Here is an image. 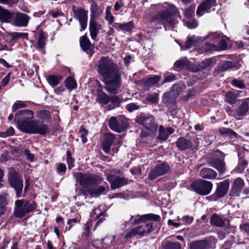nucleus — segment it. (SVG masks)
Returning <instances> with one entry per match:
<instances>
[{
  "label": "nucleus",
  "instance_id": "obj_1",
  "mask_svg": "<svg viewBox=\"0 0 249 249\" xmlns=\"http://www.w3.org/2000/svg\"><path fill=\"white\" fill-rule=\"evenodd\" d=\"M96 69L104 83L105 89L111 93H117L122 84L123 72L108 57L102 56L98 61Z\"/></svg>",
  "mask_w": 249,
  "mask_h": 249
},
{
  "label": "nucleus",
  "instance_id": "obj_2",
  "mask_svg": "<svg viewBox=\"0 0 249 249\" xmlns=\"http://www.w3.org/2000/svg\"><path fill=\"white\" fill-rule=\"evenodd\" d=\"M169 8L171 10H163L158 12L154 15L151 19V22H156L155 24L157 29H161V26H157V24H162L165 30H173L176 25L178 23V21L172 16V14L175 13L176 8L173 5H169Z\"/></svg>",
  "mask_w": 249,
  "mask_h": 249
},
{
  "label": "nucleus",
  "instance_id": "obj_3",
  "mask_svg": "<svg viewBox=\"0 0 249 249\" xmlns=\"http://www.w3.org/2000/svg\"><path fill=\"white\" fill-rule=\"evenodd\" d=\"M37 205L33 200L18 199L15 202L14 214L16 217L21 218L36 208Z\"/></svg>",
  "mask_w": 249,
  "mask_h": 249
},
{
  "label": "nucleus",
  "instance_id": "obj_4",
  "mask_svg": "<svg viewBox=\"0 0 249 249\" xmlns=\"http://www.w3.org/2000/svg\"><path fill=\"white\" fill-rule=\"evenodd\" d=\"M73 176L84 188H89L92 185L100 184L103 180L100 176L89 173L77 172L73 174Z\"/></svg>",
  "mask_w": 249,
  "mask_h": 249
},
{
  "label": "nucleus",
  "instance_id": "obj_5",
  "mask_svg": "<svg viewBox=\"0 0 249 249\" xmlns=\"http://www.w3.org/2000/svg\"><path fill=\"white\" fill-rule=\"evenodd\" d=\"M9 185L14 189L17 197H19L22 192L23 181L21 175L14 168L9 169L8 175Z\"/></svg>",
  "mask_w": 249,
  "mask_h": 249
},
{
  "label": "nucleus",
  "instance_id": "obj_6",
  "mask_svg": "<svg viewBox=\"0 0 249 249\" xmlns=\"http://www.w3.org/2000/svg\"><path fill=\"white\" fill-rule=\"evenodd\" d=\"M34 113L28 109L18 111L15 115V120L17 122L20 130L24 131V127H28L31 122L33 121Z\"/></svg>",
  "mask_w": 249,
  "mask_h": 249
},
{
  "label": "nucleus",
  "instance_id": "obj_7",
  "mask_svg": "<svg viewBox=\"0 0 249 249\" xmlns=\"http://www.w3.org/2000/svg\"><path fill=\"white\" fill-rule=\"evenodd\" d=\"M213 186L211 182L202 179H198L191 185L192 190L201 196L209 195L212 191Z\"/></svg>",
  "mask_w": 249,
  "mask_h": 249
},
{
  "label": "nucleus",
  "instance_id": "obj_8",
  "mask_svg": "<svg viewBox=\"0 0 249 249\" xmlns=\"http://www.w3.org/2000/svg\"><path fill=\"white\" fill-rule=\"evenodd\" d=\"M24 132L28 134H38L45 135L49 132V128L46 124L40 123L37 120H33L28 127H24Z\"/></svg>",
  "mask_w": 249,
  "mask_h": 249
},
{
  "label": "nucleus",
  "instance_id": "obj_9",
  "mask_svg": "<svg viewBox=\"0 0 249 249\" xmlns=\"http://www.w3.org/2000/svg\"><path fill=\"white\" fill-rule=\"evenodd\" d=\"M230 186V181L229 179H225L217 184L216 189L213 194L207 197L209 201H216L218 199L224 197L229 190Z\"/></svg>",
  "mask_w": 249,
  "mask_h": 249
},
{
  "label": "nucleus",
  "instance_id": "obj_10",
  "mask_svg": "<svg viewBox=\"0 0 249 249\" xmlns=\"http://www.w3.org/2000/svg\"><path fill=\"white\" fill-rule=\"evenodd\" d=\"M71 8L74 18L79 22L81 30H85L87 27L88 11L81 7H77L75 5H72Z\"/></svg>",
  "mask_w": 249,
  "mask_h": 249
},
{
  "label": "nucleus",
  "instance_id": "obj_11",
  "mask_svg": "<svg viewBox=\"0 0 249 249\" xmlns=\"http://www.w3.org/2000/svg\"><path fill=\"white\" fill-rule=\"evenodd\" d=\"M119 171L114 170V171H111L110 174L108 175L107 173H106L107 179L110 183V187L112 190L119 188L129 183V180L127 178L116 176L112 174L113 173L119 174Z\"/></svg>",
  "mask_w": 249,
  "mask_h": 249
},
{
  "label": "nucleus",
  "instance_id": "obj_12",
  "mask_svg": "<svg viewBox=\"0 0 249 249\" xmlns=\"http://www.w3.org/2000/svg\"><path fill=\"white\" fill-rule=\"evenodd\" d=\"M109 126L113 131L120 133L126 129L127 124L124 117H111L109 120Z\"/></svg>",
  "mask_w": 249,
  "mask_h": 249
},
{
  "label": "nucleus",
  "instance_id": "obj_13",
  "mask_svg": "<svg viewBox=\"0 0 249 249\" xmlns=\"http://www.w3.org/2000/svg\"><path fill=\"white\" fill-rule=\"evenodd\" d=\"M30 19V17L26 14L13 13L10 23L15 27H25L28 26Z\"/></svg>",
  "mask_w": 249,
  "mask_h": 249
},
{
  "label": "nucleus",
  "instance_id": "obj_14",
  "mask_svg": "<svg viewBox=\"0 0 249 249\" xmlns=\"http://www.w3.org/2000/svg\"><path fill=\"white\" fill-rule=\"evenodd\" d=\"M120 136L114 135L113 134L109 133L105 135V139L102 142L103 150L106 154H108L110 151L112 145H117L120 143Z\"/></svg>",
  "mask_w": 249,
  "mask_h": 249
},
{
  "label": "nucleus",
  "instance_id": "obj_15",
  "mask_svg": "<svg viewBox=\"0 0 249 249\" xmlns=\"http://www.w3.org/2000/svg\"><path fill=\"white\" fill-rule=\"evenodd\" d=\"M216 240L213 237H210L204 240L192 242L189 246L190 249H211L213 245H215Z\"/></svg>",
  "mask_w": 249,
  "mask_h": 249
},
{
  "label": "nucleus",
  "instance_id": "obj_16",
  "mask_svg": "<svg viewBox=\"0 0 249 249\" xmlns=\"http://www.w3.org/2000/svg\"><path fill=\"white\" fill-rule=\"evenodd\" d=\"M169 168V166L167 163H160L151 170L148 174V178L152 180H155L159 177L166 174Z\"/></svg>",
  "mask_w": 249,
  "mask_h": 249
},
{
  "label": "nucleus",
  "instance_id": "obj_17",
  "mask_svg": "<svg viewBox=\"0 0 249 249\" xmlns=\"http://www.w3.org/2000/svg\"><path fill=\"white\" fill-rule=\"evenodd\" d=\"M208 37L211 40L217 42L216 45L218 51L224 50L227 48L228 37L223 34L219 32L212 33L208 35Z\"/></svg>",
  "mask_w": 249,
  "mask_h": 249
},
{
  "label": "nucleus",
  "instance_id": "obj_18",
  "mask_svg": "<svg viewBox=\"0 0 249 249\" xmlns=\"http://www.w3.org/2000/svg\"><path fill=\"white\" fill-rule=\"evenodd\" d=\"M135 121L137 123L143 125L148 130L155 131L158 128V124L155 123L154 118L153 116L145 117L140 115L136 117Z\"/></svg>",
  "mask_w": 249,
  "mask_h": 249
},
{
  "label": "nucleus",
  "instance_id": "obj_19",
  "mask_svg": "<svg viewBox=\"0 0 249 249\" xmlns=\"http://www.w3.org/2000/svg\"><path fill=\"white\" fill-rule=\"evenodd\" d=\"M161 220L159 215L148 213L143 215H136L131 216L130 221L133 224H138L140 223H144L147 221L151 220L156 222H159Z\"/></svg>",
  "mask_w": 249,
  "mask_h": 249
},
{
  "label": "nucleus",
  "instance_id": "obj_20",
  "mask_svg": "<svg viewBox=\"0 0 249 249\" xmlns=\"http://www.w3.org/2000/svg\"><path fill=\"white\" fill-rule=\"evenodd\" d=\"M210 223L213 225L224 229H227L230 226V221L228 219L216 213L211 216Z\"/></svg>",
  "mask_w": 249,
  "mask_h": 249
},
{
  "label": "nucleus",
  "instance_id": "obj_21",
  "mask_svg": "<svg viewBox=\"0 0 249 249\" xmlns=\"http://www.w3.org/2000/svg\"><path fill=\"white\" fill-rule=\"evenodd\" d=\"M119 235L107 236L103 239L105 249H115L119 245Z\"/></svg>",
  "mask_w": 249,
  "mask_h": 249
},
{
  "label": "nucleus",
  "instance_id": "obj_22",
  "mask_svg": "<svg viewBox=\"0 0 249 249\" xmlns=\"http://www.w3.org/2000/svg\"><path fill=\"white\" fill-rule=\"evenodd\" d=\"M216 0H205L202 2L197 7L196 14L198 16H202L212 7L216 5Z\"/></svg>",
  "mask_w": 249,
  "mask_h": 249
},
{
  "label": "nucleus",
  "instance_id": "obj_23",
  "mask_svg": "<svg viewBox=\"0 0 249 249\" xmlns=\"http://www.w3.org/2000/svg\"><path fill=\"white\" fill-rule=\"evenodd\" d=\"M244 186L245 183L243 180L240 178H237L233 181L230 191V196H239Z\"/></svg>",
  "mask_w": 249,
  "mask_h": 249
},
{
  "label": "nucleus",
  "instance_id": "obj_24",
  "mask_svg": "<svg viewBox=\"0 0 249 249\" xmlns=\"http://www.w3.org/2000/svg\"><path fill=\"white\" fill-rule=\"evenodd\" d=\"M208 163L210 166L216 169L219 174H223L226 171V164L224 159L215 158L209 160Z\"/></svg>",
  "mask_w": 249,
  "mask_h": 249
},
{
  "label": "nucleus",
  "instance_id": "obj_25",
  "mask_svg": "<svg viewBox=\"0 0 249 249\" xmlns=\"http://www.w3.org/2000/svg\"><path fill=\"white\" fill-rule=\"evenodd\" d=\"M176 145L179 150L184 151L191 148L193 146V143L190 140L183 137H180L177 140Z\"/></svg>",
  "mask_w": 249,
  "mask_h": 249
},
{
  "label": "nucleus",
  "instance_id": "obj_26",
  "mask_svg": "<svg viewBox=\"0 0 249 249\" xmlns=\"http://www.w3.org/2000/svg\"><path fill=\"white\" fill-rule=\"evenodd\" d=\"M144 230L143 229L142 225L138 226L135 228L131 229L125 235L124 237L126 239L128 240L131 239L135 236H139L142 237L144 235Z\"/></svg>",
  "mask_w": 249,
  "mask_h": 249
},
{
  "label": "nucleus",
  "instance_id": "obj_27",
  "mask_svg": "<svg viewBox=\"0 0 249 249\" xmlns=\"http://www.w3.org/2000/svg\"><path fill=\"white\" fill-rule=\"evenodd\" d=\"M144 230L143 229L142 225L138 226L135 228L131 229L125 235L124 237L126 239L128 240L131 239L135 236H139L142 237L144 235Z\"/></svg>",
  "mask_w": 249,
  "mask_h": 249
},
{
  "label": "nucleus",
  "instance_id": "obj_28",
  "mask_svg": "<svg viewBox=\"0 0 249 249\" xmlns=\"http://www.w3.org/2000/svg\"><path fill=\"white\" fill-rule=\"evenodd\" d=\"M199 176L203 178L212 180L217 178V173L211 168L204 167L200 170Z\"/></svg>",
  "mask_w": 249,
  "mask_h": 249
},
{
  "label": "nucleus",
  "instance_id": "obj_29",
  "mask_svg": "<svg viewBox=\"0 0 249 249\" xmlns=\"http://www.w3.org/2000/svg\"><path fill=\"white\" fill-rule=\"evenodd\" d=\"M89 28L91 38L94 40H96L97 34L102 29L101 25L98 24L96 20H90Z\"/></svg>",
  "mask_w": 249,
  "mask_h": 249
},
{
  "label": "nucleus",
  "instance_id": "obj_30",
  "mask_svg": "<svg viewBox=\"0 0 249 249\" xmlns=\"http://www.w3.org/2000/svg\"><path fill=\"white\" fill-rule=\"evenodd\" d=\"M236 112L239 116H245L249 112V98L242 100L241 104L236 109Z\"/></svg>",
  "mask_w": 249,
  "mask_h": 249
},
{
  "label": "nucleus",
  "instance_id": "obj_31",
  "mask_svg": "<svg viewBox=\"0 0 249 249\" xmlns=\"http://www.w3.org/2000/svg\"><path fill=\"white\" fill-rule=\"evenodd\" d=\"M104 9L99 7L95 2H92L90 6V20H96L102 14Z\"/></svg>",
  "mask_w": 249,
  "mask_h": 249
},
{
  "label": "nucleus",
  "instance_id": "obj_32",
  "mask_svg": "<svg viewBox=\"0 0 249 249\" xmlns=\"http://www.w3.org/2000/svg\"><path fill=\"white\" fill-rule=\"evenodd\" d=\"M12 13L13 12H11L0 6V21L2 23H10Z\"/></svg>",
  "mask_w": 249,
  "mask_h": 249
},
{
  "label": "nucleus",
  "instance_id": "obj_33",
  "mask_svg": "<svg viewBox=\"0 0 249 249\" xmlns=\"http://www.w3.org/2000/svg\"><path fill=\"white\" fill-rule=\"evenodd\" d=\"M80 44L82 50L87 52H91V50L93 47H92L91 44L89 39L86 36H83L80 39Z\"/></svg>",
  "mask_w": 249,
  "mask_h": 249
},
{
  "label": "nucleus",
  "instance_id": "obj_34",
  "mask_svg": "<svg viewBox=\"0 0 249 249\" xmlns=\"http://www.w3.org/2000/svg\"><path fill=\"white\" fill-rule=\"evenodd\" d=\"M96 101L102 105H107L110 102V97L102 90H98Z\"/></svg>",
  "mask_w": 249,
  "mask_h": 249
},
{
  "label": "nucleus",
  "instance_id": "obj_35",
  "mask_svg": "<svg viewBox=\"0 0 249 249\" xmlns=\"http://www.w3.org/2000/svg\"><path fill=\"white\" fill-rule=\"evenodd\" d=\"M161 249H181V245L178 242L165 241L162 243Z\"/></svg>",
  "mask_w": 249,
  "mask_h": 249
},
{
  "label": "nucleus",
  "instance_id": "obj_36",
  "mask_svg": "<svg viewBox=\"0 0 249 249\" xmlns=\"http://www.w3.org/2000/svg\"><path fill=\"white\" fill-rule=\"evenodd\" d=\"M62 76L58 75H49L46 79L49 84L53 87H54L59 84L60 81L62 79Z\"/></svg>",
  "mask_w": 249,
  "mask_h": 249
},
{
  "label": "nucleus",
  "instance_id": "obj_37",
  "mask_svg": "<svg viewBox=\"0 0 249 249\" xmlns=\"http://www.w3.org/2000/svg\"><path fill=\"white\" fill-rule=\"evenodd\" d=\"M219 132L221 135L229 137L231 138H236L237 136L234 131L228 128H220L219 129Z\"/></svg>",
  "mask_w": 249,
  "mask_h": 249
},
{
  "label": "nucleus",
  "instance_id": "obj_38",
  "mask_svg": "<svg viewBox=\"0 0 249 249\" xmlns=\"http://www.w3.org/2000/svg\"><path fill=\"white\" fill-rule=\"evenodd\" d=\"M177 97L170 91L165 93L163 97V102L164 104L168 105L170 104H174Z\"/></svg>",
  "mask_w": 249,
  "mask_h": 249
},
{
  "label": "nucleus",
  "instance_id": "obj_39",
  "mask_svg": "<svg viewBox=\"0 0 249 249\" xmlns=\"http://www.w3.org/2000/svg\"><path fill=\"white\" fill-rule=\"evenodd\" d=\"M36 115L38 118L45 122H49L51 119V113L46 110L37 111Z\"/></svg>",
  "mask_w": 249,
  "mask_h": 249
},
{
  "label": "nucleus",
  "instance_id": "obj_40",
  "mask_svg": "<svg viewBox=\"0 0 249 249\" xmlns=\"http://www.w3.org/2000/svg\"><path fill=\"white\" fill-rule=\"evenodd\" d=\"M238 94H236L232 91H228L225 95V101L230 104H234L236 103Z\"/></svg>",
  "mask_w": 249,
  "mask_h": 249
},
{
  "label": "nucleus",
  "instance_id": "obj_41",
  "mask_svg": "<svg viewBox=\"0 0 249 249\" xmlns=\"http://www.w3.org/2000/svg\"><path fill=\"white\" fill-rule=\"evenodd\" d=\"M37 49L42 51L45 47V36L43 32L39 33V37L37 41Z\"/></svg>",
  "mask_w": 249,
  "mask_h": 249
},
{
  "label": "nucleus",
  "instance_id": "obj_42",
  "mask_svg": "<svg viewBox=\"0 0 249 249\" xmlns=\"http://www.w3.org/2000/svg\"><path fill=\"white\" fill-rule=\"evenodd\" d=\"M177 68L183 69L188 68L189 66V61L186 58H181L177 61L174 64Z\"/></svg>",
  "mask_w": 249,
  "mask_h": 249
},
{
  "label": "nucleus",
  "instance_id": "obj_43",
  "mask_svg": "<svg viewBox=\"0 0 249 249\" xmlns=\"http://www.w3.org/2000/svg\"><path fill=\"white\" fill-rule=\"evenodd\" d=\"M195 8L194 5H191L190 7L185 9L184 16L187 19H190L194 16Z\"/></svg>",
  "mask_w": 249,
  "mask_h": 249
},
{
  "label": "nucleus",
  "instance_id": "obj_44",
  "mask_svg": "<svg viewBox=\"0 0 249 249\" xmlns=\"http://www.w3.org/2000/svg\"><path fill=\"white\" fill-rule=\"evenodd\" d=\"M13 40L18 39L21 38L28 39V34L27 33L13 32L10 34Z\"/></svg>",
  "mask_w": 249,
  "mask_h": 249
},
{
  "label": "nucleus",
  "instance_id": "obj_45",
  "mask_svg": "<svg viewBox=\"0 0 249 249\" xmlns=\"http://www.w3.org/2000/svg\"><path fill=\"white\" fill-rule=\"evenodd\" d=\"M202 48L206 53H210L213 51H218L216 45L214 44L205 43Z\"/></svg>",
  "mask_w": 249,
  "mask_h": 249
},
{
  "label": "nucleus",
  "instance_id": "obj_46",
  "mask_svg": "<svg viewBox=\"0 0 249 249\" xmlns=\"http://www.w3.org/2000/svg\"><path fill=\"white\" fill-rule=\"evenodd\" d=\"M65 84L67 88L70 89H75L77 87L75 81L71 77H69L66 79Z\"/></svg>",
  "mask_w": 249,
  "mask_h": 249
},
{
  "label": "nucleus",
  "instance_id": "obj_47",
  "mask_svg": "<svg viewBox=\"0 0 249 249\" xmlns=\"http://www.w3.org/2000/svg\"><path fill=\"white\" fill-rule=\"evenodd\" d=\"M235 67V64L232 62L228 61H226L219 67V70L220 71H224L230 69L232 68Z\"/></svg>",
  "mask_w": 249,
  "mask_h": 249
},
{
  "label": "nucleus",
  "instance_id": "obj_48",
  "mask_svg": "<svg viewBox=\"0 0 249 249\" xmlns=\"http://www.w3.org/2000/svg\"><path fill=\"white\" fill-rule=\"evenodd\" d=\"M168 135L165 130V129L162 125H160L159 127V134L158 139L160 140L165 141L168 138Z\"/></svg>",
  "mask_w": 249,
  "mask_h": 249
},
{
  "label": "nucleus",
  "instance_id": "obj_49",
  "mask_svg": "<svg viewBox=\"0 0 249 249\" xmlns=\"http://www.w3.org/2000/svg\"><path fill=\"white\" fill-rule=\"evenodd\" d=\"M231 84L233 86L240 89H244L246 88V85L242 80L233 79L231 82Z\"/></svg>",
  "mask_w": 249,
  "mask_h": 249
},
{
  "label": "nucleus",
  "instance_id": "obj_50",
  "mask_svg": "<svg viewBox=\"0 0 249 249\" xmlns=\"http://www.w3.org/2000/svg\"><path fill=\"white\" fill-rule=\"evenodd\" d=\"M92 225V222L90 221H88L84 226V231L82 233V237L84 238H87L90 235V227Z\"/></svg>",
  "mask_w": 249,
  "mask_h": 249
},
{
  "label": "nucleus",
  "instance_id": "obj_51",
  "mask_svg": "<svg viewBox=\"0 0 249 249\" xmlns=\"http://www.w3.org/2000/svg\"><path fill=\"white\" fill-rule=\"evenodd\" d=\"M108 188H109L108 186L105 187V186H99L97 188L93 189L94 196H97L98 195L104 194V192L106 191V190H108Z\"/></svg>",
  "mask_w": 249,
  "mask_h": 249
},
{
  "label": "nucleus",
  "instance_id": "obj_52",
  "mask_svg": "<svg viewBox=\"0 0 249 249\" xmlns=\"http://www.w3.org/2000/svg\"><path fill=\"white\" fill-rule=\"evenodd\" d=\"M134 24L133 21H129L123 23V31L124 32H130L134 28Z\"/></svg>",
  "mask_w": 249,
  "mask_h": 249
},
{
  "label": "nucleus",
  "instance_id": "obj_53",
  "mask_svg": "<svg viewBox=\"0 0 249 249\" xmlns=\"http://www.w3.org/2000/svg\"><path fill=\"white\" fill-rule=\"evenodd\" d=\"M26 107L27 105L24 102L21 101H17L13 104L12 106V111L13 112L16 111L18 109Z\"/></svg>",
  "mask_w": 249,
  "mask_h": 249
},
{
  "label": "nucleus",
  "instance_id": "obj_54",
  "mask_svg": "<svg viewBox=\"0 0 249 249\" xmlns=\"http://www.w3.org/2000/svg\"><path fill=\"white\" fill-rule=\"evenodd\" d=\"M176 79V76L175 74L170 73H166L164 75V79L162 84L167 82H170Z\"/></svg>",
  "mask_w": 249,
  "mask_h": 249
},
{
  "label": "nucleus",
  "instance_id": "obj_55",
  "mask_svg": "<svg viewBox=\"0 0 249 249\" xmlns=\"http://www.w3.org/2000/svg\"><path fill=\"white\" fill-rule=\"evenodd\" d=\"M5 198L3 196H0V216L3 214L6 211L5 207Z\"/></svg>",
  "mask_w": 249,
  "mask_h": 249
},
{
  "label": "nucleus",
  "instance_id": "obj_56",
  "mask_svg": "<svg viewBox=\"0 0 249 249\" xmlns=\"http://www.w3.org/2000/svg\"><path fill=\"white\" fill-rule=\"evenodd\" d=\"M182 88L180 85L175 84L173 86L172 90L170 91L174 94L177 97L179 95Z\"/></svg>",
  "mask_w": 249,
  "mask_h": 249
},
{
  "label": "nucleus",
  "instance_id": "obj_57",
  "mask_svg": "<svg viewBox=\"0 0 249 249\" xmlns=\"http://www.w3.org/2000/svg\"><path fill=\"white\" fill-rule=\"evenodd\" d=\"M92 246L96 249H105L103 240H94L92 242Z\"/></svg>",
  "mask_w": 249,
  "mask_h": 249
},
{
  "label": "nucleus",
  "instance_id": "obj_58",
  "mask_svg": "<svg viewBox=\"0 0 249 249\" xmlns=\"http://www.w3.org/2000/svg\"><path fill=\"white\" fill-rule=\"evenodd\" d=\"M15 130L12 127H9L5 132L0 133V136L2 138H5L12 136L14 134Z\"/></svg>",
  "mask_w": 249,
  "mask_h": 249
},
{
  "label": "nucleus",
  "instance_id": "obj_59",
  "mask_svg": "<svg viewBox=\"0 0 249 249\" xmlns=\"http://www.w3.org/2000/svg\"><path fill=\"white\" fill-rule=\"evenodd\" d=\"M196 42L195 40L193 37L189 38L186 40L185 42V44L183 46V48L187 49L191 48L192 47L195 46Z\"/></svg>",
  "mask_w": 249,
  "mask_h": 249
},
{
  "label": "nucleus",
  "instance_id": "obj_60",
  "mask_svg": "<svg viewBox=\"0 0 249 249\" xmlns=\"http://www.w3.org/2000/svg\"><path fill=\"white\" fill-rule=\"evenodd\" d=\"M160 79V77L158 75H155L154 76L148 78L147 79V83L150 85H154L159 82Z\"/></svg>",
  "mask_w": 249,
  "mask_h": 249
},
{
  "label": "nucleus",
  "instance_id": "obj_61",
  "mask_svg": "<svg viewBox=\"0 0 249 249\" xmlns=\"http://www.w3.org/2000/svg\"><path fill=\"white\" fill-rule=\"evenodd\" d=\"M188 21H186L184 23L185 25L190 29H194L197 26V22L196 20L193 19H188Z\"/></svg>",
  "mask_w": 249,
  "mask_h": 249
},
{
  "label": "nucleus",
  "instance_id": "obj_62",
  "mask_svg": "<svg viewBox=\"0 0 249 249\" xmlns=\"http://www.w3.org/2000/svg\"><path fill=\"white\" fill-rule=\"evenodd\" d=\"M143 229L144 230V233H149L153 231V223L149 222L145 224L142 225Z\"/></svg>",
  "mask_w": 249,
  "mask_h": 249
},
{
  "label": "nucleus",
  "instance_id": "obj_63",
  "mask_svg": "<svg viewBox=\"0 0 249 249\" xmlns=\"http://www.w3.org/2000/svg\"><path fill=\"white\" fill-rule=\"evenodd\" d=\"M79 132L82 134L81 135V139L83 143H86L87 142V138L86 137L88 134V131L83 127L81 126L80 128Z\"/></svg>",
  "mask_w": 249,
  "mask_h": 249
},
{
  "label": "nucleus",
  "instance_id": "obj_64",
  "mask_svg": "<svg viewBox=\"0 0 249 249\" xmlns=\"http://www.w3.org/2000/svg\"><path fill=\"white\" fill-rule=\"evenodd\" d=\"M110 102L113 104L114 107H118L121 102V100L117 96H113L110 97Z\"/></svg>",
  "mask_w": 249,
  "mask_h": 249
}]
</instances>
